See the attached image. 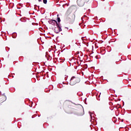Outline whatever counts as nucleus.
I'll list each match as a JSON object with an SVG mask.
<instances>
[{
	"mask_svg": "<svg viewBox=\"0 0 131 131\" xmlns=\"http://www.w3.org/2000/svg\"><path fill=\"white\" fill-rule=\"evenodd\" d=\"M72 13V8H70L68 9L67 11V21H68L70 23H73L75 20V15L74 14H71Z\"/></svg>",
	"mask_w": 131,
	"mask_h": 131,
	"instance_id": "1",
	"label": "nucleus"
},
{
	"mask_svg": "<svg viewBox=\"0 0 131 131\" xmlns=\"http://www.w3.org/2000/svg\"><path fill=\"white\" fill-rule=\"evenodd\" d=\"M80 82V79L78 77L73 76L71 78L70 84V85H75L76 83Z\"/></svg>",
	"mask_w": 131,
	"mask_h": 131,
	"instance_id": "2",
	"label": "nucleus"
},
{
	"mask_svg": "<svg viewBox=\"0 0 131 131\" xmlns=\"http://www.w3.org/2000/svg\"><path fill=\"white\" fill-rule=\"evenodd\" d=\"M90 0H77V4L79 7H83L84 4L86 3H89Z\"/></svg>",
	"mask_w": 131,
	"mask_h": 131,
	"instance_id": "3",
	"label": "nucleus"
},
{
	"mask_svg": "<svg viewBox=\"0 0 131 131\" xmlns=\"http://www.w3.org/2000/svg\"><path fill=\"white\" fill-rule=\"evenodd\" d=\"M56 26L57 27H55L54 29V32H55V33H59V32L62 31V27L61 26V24H57Z\"/></svg>",
	"mask_w": 131,
	"mask_h": 131,
	"instance_id": "4",
	"label": "nucleus"
},
{
	"mask_svg": "<svg viewBox=\"0 0 131 131\" xmlns=\"http://www.w3.org/2000/svg\"><path fill=\"white\" fill-rule=\"evenodd\" d=\"M48 22H49V24H51V25H53L54 26H55V25H57V24H58V23L57 22V21H56L55 20H53V19L49 20Z\"/></svg>",
	"mask_w": 131,
	"mask_h": 131,
	"instance_id": "5",
	"label": "nucleus"
},
{
	"mask_svg": "<svg viewBox=\"0 0 131 131\" xmlns=\"http://www.w3.org/2000/svg\"><path fill=\"white\" fill-rule=\"evenodd\" d=\"M69 111H66V112L67 113H69L70 114H72V113H73V108H68Z\"/></svg>",
	"mask_w": 131,
	"mask_h": 131,
	"instance_id": "6",
	"label": "nucleus"
},
{
	"mask_svg": "<svg viewBox=\"0 0 131 131\" xmlns=\"http://www.w3.org/2000/svg\"><path fill=\"white\" fill-rule=\"evenodd\" d=\"M84 114V111L83 110V109H81L80 110V112L79 113V115L80 116H82Z\"/></svg>",
	"mask_w": 131,
	"mask_h": 131,
	"instance_id": "7",
	"label": "nucleus"
},
{
	"mask_svg": "<svg viewBox=\"0 0 131 131\" xmlns=\"http://www.w3.org/2000/svg\"><path fill=\"white\" fill-rule=\"evenodd\" d=\"M57 21L59 23L61 22V19H60V17H57Z\"/></svg>",
	"mask_w": 131,
	"mask_h": 131,
	"instance_id": "8",
	"label": "nucleus"
},
{
	"mask_svg": "<svg viewBox=\"0 0 131 131\" xmlns=\"http://www.w3.org/2000/svg\"><path fill=\"white\" fill-rule=\"evenodd\" d=\"M43 4H47V3H48L47 0H43Z\"/></svg>",
	"mask_w": 131,
	"mask_h": 131,
	"instance_id": "9",
	"label": "nucleus"
},
{
	"mask_svg": "<svg viewBox=\"0 0 131 131\" xmlns=\"http://www.w3.org/2000/svg\"><path fill=\"white\" fill-rule=\"evenodd\" d=\"M38 2H41V0H38Z\"/></svg>",
	"mask_w": 131,
	"mask_h": 131,
	"instance_id": "10",
	"label": "nucleus"
}]
</instances>
